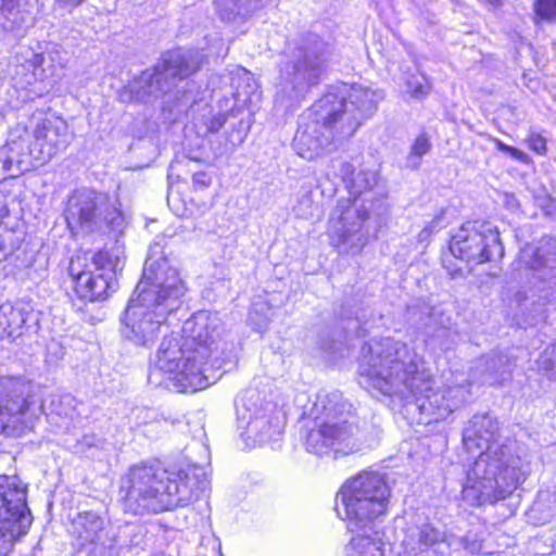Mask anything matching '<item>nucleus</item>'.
<instances>
[{"mask_svg":"<svg viewBox=\"0 0 556 556\" xmlns=\"http://www.w3.org/2000/svg\"><path fill=\"white\" fill-rule=\"evenodd\" d=\"M442 216H435L426 227H429V230H432V233L438 231L443 227Z\"/></svg>","mask_w":556,"mask_h":556,"instance_id":"nucleus-38","label":"nucleus"},{"mask_svg":"<svg viewBox=\"0 0 556 556\" xmlns=\"http://www.w3.org/2000/svg\"><path fill=\"white\" fill-rule=\"evenodd\" d=\"M431 144L429 141V137L426 134L419 135L410 149V153L408 155L407 162L412 167H417L419 165V160L425 154L430 151Z\"/></svg>","mask_w":556,"mask_h":556,"instance_id":"nucleus-31","label":"nucleus"},{"mask_svg":"<svg viewBox=\"0 0 556 556\" xmlns=\"http://www.w3.org/2000/svg\"><path fill=\"white\" fill-rule=\"evenodd\" d=\"M497 420L475 415L465 428L463 442L469 452L483 450L467 472L463 500L471 506L494 503L510 494L525 479L520 458L496 442Z\"/></svg>","mask_w":556,"mask_h":556,"instance_id":"nucleus-3","label":"nucleus"},{"mask_svg":"<svg viewBox=\"0 0 556 556\" xmlns=\"http://www.w3.org/2000/svg\"><path fill=\"white\" fill-rule=\"evenodd\" d=\"M31 525L26 506V488L17 477L0 476V556H7L14 543Z\"/></svg>","mask_w":556,"mask_h":556,"instance_id":"nucleus-16","label":"nucleus"},{"mask_svg":"<svg viewBox=\"0 0 556 556\" xmlns=\"http://www.w3.org/2000/svg\"><path fill=\"white\" fill-rule=\"evenodd\" d=\"M529 148L535 153L543 155L546 153V140L539 134H531L528 138Z\"/></svg>","mask_w":556,"mask_h":556,"instance_id":"nucleus-34","label":"nucleus"},{"mask_svg":"<svg viewBox=\"0 0 556 556\" xmlns=\"http://www.w3.org/2000/svg\"><path fill=\"white\" fill-rule=\"evenodd\" d=\"M539 369L546 372L551 379L556 380V343L547 346L539 356Z\"/></svg>","mask_w":556,"mask_h":556,"instance_id":"nucleus-30","label":"nucleus"},{"mask_svg":"<svg viewBox=\"0 0 556 556\" xmlns=\"http://www.w3.org/2000/svg\"><path fill=\"white\" fill-rule=\"evenodd\" d=\"M350 408L339 392L319 394L311 409L313 426L304 439L306 452L332 458L359 452L363 442L358 430L349 422Z\"/></svg>","mask_w":556,"mask_h":556,"instance_id":"nucleus-8","label":"nucleus"},{"mask_svg":"<svg viewBox=\"0 0 556 556\" xmlns=\"http://www.w3.org/2000/svg\"><path fill=\"white\" fill-rule=\"evenodd\" d=\"M515 367L514 359L504 353H492L479 361L476 371L484 384H501L511 378Z\"/></svg>","mask_w":556,"mask_h":556,"instance_id":"nucleus-24","label":"nucleus"},{"mask_svg":"<svg viewBox=\"0 0 556 556\" xmlns=\"http://www.w3.org/2000/svg\"><path fill=\"white\" fill-rule=\"evenodd\" d=\"M202 62L203 56L198 50L169 51L154 70L144 71L139 79L130 84V91L138 101L144 100L146 96L156 97L159 92H166L176 79L188 77L199 70Z\"/></svg>","mask_w":556,"mask_h":556,"instance_id":"nucleus-13","label":"nucleus"},{"mask_svg":"<svg viewBox=\"0 0 556 556\" xmlns=\"http://www.w3.org/2000/svg\"><path fill=\"white\" fill-rule=\"evenodd\" d=\"M215 11L223 21L247 17L263 7V0H214Z\"/></svg>","mask_w":556,"mask_h":556,"instance_id":"nucleus-27","label":"nucleus"},{"mask_svg":"<svg viewBox=\"0 0 556 556\" xmlns=\"http://www.w3.org/2000/svg\"><path fill=\"white\" fill-rule=\"evenodd\" d=\"M233 84L237 85V91L231 99L226 98L219 102L220 111L202 117L198 126L202 135L217 132L225 125L229 113L233 114L240 105L250 106L260 100L258 86L251 73L240 70Z\"/></svg>","mask_w":556,"mask_h":556,"instance_id":"nucleus-20","label":"nucleus"},{"mask_svg":"<svg viewBox=\"0 0 556 556\" xmlns=\"http://www.w3.org/2000/svg\"><path fill=\"white\" fill-rule=\"evenodd\" d=\"M237 427L249 447L263 444L282 428L281 410L265 402L254 389L243 391L236 400Z\"/></svg>","mask_w":556,"mask_h":556,"instance_id":"nucleus-12","label":"nucleus"},{"mask_svg":"<svg viewBox=\"0 0 556 556\" xmlns=\"http://www.w3.org/2000/svg\"><path fill=\"white\" fill-rule=\"evenodd\" d=\"M519 262L547 283L544 299L548 304H556V250L527 245L520 251Z\"/></svg>","mask_w":556,"mask_h":556,"instance_id":"nucleus-23","label":"nucleus"},{"mask_svg":"<svg viewBox=\"0 0 556 556\" xmlns=\"http://www.w3.org/2000/svg\"><path fill=\"white\" fill-rule=\"evenodd\" d=\"M367 216L368 210L363 199H340L329 218L331 244L345 252L359 251L367 240L363 232Z\"/></svg>","mask_w":556,"mask_h":556,"instance_id":"nucleus-18","label":"nucleus"},{"mask_svg":"<svg viewBox=\"0 0 556 556\" xmlns=\"http://www.w3.org/2000/svg\"><path fill=\"white\" fill-rule=\"evenodd\" d=\"M33 313L24 306H14L11 303L0 305V338L15 340L25 330Z\"/></svg>","mask_w":556,"mask_h":556,"instance_id":"nucleus-25","label":"nucleus"},{"mask_svg":"<svg viewBox=\"0 0 556 556\" xmlns=\"http://www.w3.org/2000/svg\"><path fill=\"white\" fill-rule=\"evenodd\" d=\"M71 534L79 547H90L93 553H103L115 542V534L104 518L92 511L78 514L72 521Z\"/></svg>","mask_w":556,"mask_h":556,"instance_id":"nucleus-21","label":"nucleus"},{"mask_svg":"<svg viewBox=\"0 0 556 556\" xmlns=\"http://www.w3.org/2000/svg\"><path fill=\"white\" fill-rule=\"evenodd\" d=\"M493 141L498 151L509 154L514 160H517L521 163L529 162V156L523 151H521L517 148L510 147V146L504 143L503 141H501L500 139H494Z\"/></svg>","mask_w":556,"mask_h":556,"instance_id":"nucleus-33","label":"nucleus"},{"mask_svg":"<svg viewBox=\"0 0 556 556\" xmlns=\"http://www.w3.org/2000/svg\"><path fill=\"white\" fill-rule=\"evenodd\" d=\"M186 286L177 269L166 262L150 261L122 317L123 336L136 344L152 341L167 315L178 307Z\"/></svg>","mask_w":556,"mask_h":556,"instance_id":"nucleus-5","label":"nucleus"},{"mask_svg":"<svg viewBox=\"0 0 556 556\" xmlns=\"http://www.w3.org/2000/svg\"><path fill=\"white\" fill-rule=\"evenodd\" d=\"M314 119L300 125L293 139L296 153L308 161L330 152L336 141L346 138L339 136L336 118L326 119L320 115L317 102L314 105Z\"/></svg>","mask_w":556,"mask_h":556,"instance_id":"nucleus-19","label":"nucleus"},{"mask_svg":"<svg viewBox=\"0 0 556 556\" xmlns=\"http://www.w3.org/2000/svg\"><path fill=\"white\" fill-rule=\"evenodd\" d=\"M212 178L207 173L199 172L192 176V185L195 190H202L210 187Z\"/></svg>","mask_w":556,"mask_h":556,"instance_id":"nucleus-35","label":"nucleus"},{"mask_svg":"<svg viewBox=\"0 0 556 556\" xmlns=\"http://www.w3.org/2000/svg\"><path fill=\"white\" fill-rule=\"evenodd\" d=\"M121 213L108 197L93 190H77L67 201L65 219L73 232L91 233L119 226Z\"/></svg>","mask_w":556,"mask_h":556,"instance_id":"nucleus-15","label":"nucleus"},{"mask_svg":"<svg viewBox=\"0 0 556 556\" xmlns=\"http://www.w3.org/2000/svg\"><path fill=\"white\" fill-rule=\"evenodd\" d=\"M390 498L386 477L377 471L363 470L341 485L336 511L354 533L345 547L346 556H384L388 542L377 520L387 514Z\"/></svg>","mask_w":556,"mask_h":556,"instance_id":"nucleus-4","label":"nucleus"},{"mask_svg":"<svg viewBox=\"0 0 556 556\" xmlns=\"http://www.w3.org/2000/svg\"><path fill=\"white\" fill-rule=\"evenodd\" d=\"M440 334H441L442 337H444V336H446V334H447V331H446V330H444V329H442V330H440Z\"/></svg>","mask_w":556,"mask_h":556,"instance_id":"nucleus-43","label":"nucleus"},{"mask_svg":"<svg viewBox=\"0 0 556 556\" xmlns=\"http://www.w3.org/2000/svg\"><path fill=\"white\" fill-rule=\"evenodd\" d=\"M451 253L469 265L501 258L504 248L498 230L488 222H467L450 241Z\"/></svg>","mask_w":556,"mask_h":556,"instance_id":"nucleus-17","label":"nucleus"},{"mask_svg":"<svg viewBox=\"0 0 556 556\" xmlns=\"http://www.w3.org/2000/svg\"><path fill=\"white\" fill-rule=\"evenodd\" d=\"M358 383L372 396L397 397L414 404L420 424L445 419L470 395V382L463 375H451L442 388H433L421 357L393 338L371 340L362 348L357 367Z\"/></svg>","mask_w":556,"mask_h":556,"instance_id":"nucleus-1","label":"nucleus"},{"mask_svg":"<svg viewBox=\"0 0 556 556\" xmlns=\"http://www.w3.org/2000/svg\"><path fill=\"white\" fill-rule=\"evenodd\" d=\"M30 136L11 139L0 151L1 178H14L30 169L29 159L41 164L65 150L72 136L64 118L52 112H35L30 118Z\"/></svg>","mask_w":556,"mask_h":556,"instance_id":"nucleus-7","label":"nucleus"},{"mask_svg":"<svg viewBox=\"0 0 556 556\" xmlns=\"http://www.w3.org/2000/svg\"><path fill=\"white\" fill-rule=\"evenodd\" d=\"M157 248H159V245H157V244H155V245L151 247V249H150V254H149L148 260L146 261L144 267H147L148 262L153 261V262H155V266H157V264H160V263L166 262V263H167V265L172 268V266L169 265V263L167 262V260H166V258H163V257H154V255H156L157 253H159V254H162V251H156V249H157ZM144 269H146V268H143V270H144ZM173 269H175V268L173 267Z\"/></svg>","mask_w":556,"mask_h":556,"instance_id":"nucleus-36","label":"nucleus"},{"mask_svg":"<svg viewBox=\"0 0 556 556\" xmlns=\"http://www.w3.org/2000/svg\"><path fill=\"white\" fill-rule=\"evenodd\" d=\"M83 2V0H55V4L60 8H64L67 10H72L79 5Z\"/></svg>","mask_w":556,"mask_h":556,"instance_id":"nucleus-37","label":"nucleus"},{"mask_svg":"<svg viewBox=\"0 0 556 556\" xmlns=\"http://www.w3.org/2000/svg\"><path fill=\"white\" fill-rule=\"evenodd\" d=\"M341 175L353 199H362L361 195L371 190L378 179L377 173L372 170L361 169L355 173L350 163L342 164Z\"/></svg>","mask_w":556,"mask_h":556,"instance_id":"nucleus-26","label":"nucleus"},{"mask_svg":"<svg viewBox=\"0 0 556 556\" xmlns=\"http://www.w3.org/2000/svg\"><path fill=\"white\" fill-rule=\"evenodd\" d=\"M431 89L428 78L422 74H413L406 80L405 92L412 98L422 99Z\"/></svg>","mask_w":556,"mask_h":556,"instance_id":"nucleus-29","label":"nucleus"},{"mask_svg":"<svg viewBox=\"0 0 556 556\" xmlns=\"http://www.w3.org/2000/svg\"><path fill=\"white\" fill-rule=\"evenodd\" d=\"M124 267V256L118 249L100 251L89 264L79 255L72 257L68 273L79 299L88 302L102 301L116 287V274Z\"/></svg>","mask_w":556,"mask_h":556,"instance_id":"nucleus-11","label":"nucleus"},{"mask_svg":"<svg viewBox=\"0 0 556 556\" xmlns=\"http://www.w3.org/2000/svg\"><path fill=\"white\" fill-rule=\"evenodd\" d=\"M493 5H498L502 0H489Z\"/></svg>","mask_w":556,"mask_h":556,"instance_id":"nucleus-42","label":"nucleus"},{"mask_svg":"<svg viewBox=\"0 0 556 556\" xmlns=\"http://www.w3.org/2000/svg\"><path fill=\"white\" fill-rule=\"evenodd\" d=\"M384 94L362 84L341 83L331 86L317 101L319 113L326 119L336 118L341 137H351L377 110Z\"/></svg>","mask_w":556,"mask_h":556,"instance_id":"nucleus-9","label":"nucleus"},{"mask_svg":"<svg viewBox=\"0 0 556 556\" xmlns=\"http://www.w3.org/2000/svg\"><path fill=\"white\" fill-rule=\"evenodd\" d=\"M42 412L30 386L22 379L0 378V427L7 433L21 435L30 430Z\"/></svg>","mask_w":556,"mask_h":556,"instance_id":"nucleus-14","label":"nucleus"},{"mask_svg":"<svg viewBox=\"0 0 556 556\" xmlns=\"http://www.w3.org/2000/svg\"><path fill=\"white\" fill-rule=\"evenodd\" d=\"M538 544H539V540H534V541L532 542V548H533V551H535V552H538V553H539Z\"/></svg>","mask_w":556,"mask_h":556,"instance_id":"nucleus-41","label":"nucleus"},{"mask_svg":"<svg viewBox=\"0 0 556 556\" xmlns=\"http://www.w3.org/2000/svg\"><path fill=\"white\" fill-rule=\"evenodd\" d=\"M43 62V55L42 54H35L34 55V63L35 65H40Z\"/></svg>","mask_w":556,"mask_h":556,"instance_id":"nucleus-40","label":"nucleus"},{"mask_svg":"<svg viewBox=\"0 0 556 556\" xmlns=\"http://www.w3.org/2000/svg\"><path fill=\"white\" fill-rule=\"evenodd\" d=\"M445 533L430 522L408 525L404 529L399 556H440L437 546Z\"/></svg>","mask_w":556,"mask_h":556,"instance_id":"nucleus-22","label":"nucleus"},{"mask_svg":"<svg viewBox=\"0 0 556 556\" xmlns=\"http://www.w3.org/2000/svg\"><path fill=\"white\" fill-rule=\"evenodd\" d=\"M534 12L538 20H556V0H535Z\"/></svg>","mask_w":556,"mask_h":556,"instance_id":"nucleus-32","label":"nucleus"},{"mask_svg":"<svg viewBox=\"0 0 556 556\" xmlns=\"http://www.w3.org/2000/svg\"><path fill=\"white\" fill-rule=\"evenodd\" d=\"M27 16L22 12L15 0H0V27L5 31L20 29L26 23Z\"/></svg>","mask_w":556,"mask_h":556,"instance_id":"nucleus-28","label":"nucleus"},{"mask_svg":"<svg viewBox=\"0 0 556 556\" xmlns=\"http://www.w3.org/2000/svg\"><path fill=\"white\" fill-rule=\"evenodd\" d=\"M217 313L200 311L184 325L186 338H164L155 367L166 374L177 392H197L215 383L236 358V344L223 336Z\"/></svg>","mask_w":556,"mask_h":556,"instance_id":"nucleus-2","label":"nucleus"},{"mask_svg":"<svg viewBox=\"0 0 556 556\" xmlns=\"http://www.w3.org/2000/svg\"><path fill=\"white\" fill-rule=\"evenodd\" d=\"M125 507L134 514L159 513L189 504L205 490L195 472L167 475L150 466H134L122 481Z\"/></svg>","mask_w":556,"mask_h":556,"instance_id":"nucleus-6","label":"nucleus"},{"mask_svg":"<svg viewBox=\"0 0 556 556\" xmlns=\"http://www.w3.org/2000/svg\"><path fill=\"white\" fill-rule=\"evenodd\" d=\"M431 235L432 230H429V227H424V229L418 235V240L421 242L426 241L430 238Z\"/></svg>","mask_w":556,"mask_h":556,"instance_id":"nucleus-39","label":"nucleus"},{"mask_svg":"<svg viewBox=\"0 0 556 556\" xmlns=\"http://www.w3.org/2000/svg\"><path fill=\"white\" fill-rule=\"evenodd\" d=\"M329 55V47L318 36H307L294 60L283 65L276 100L296 102L317 85Z\"/></svg>","mask_w":556,"mask_h":556,"instance_id":"nucleus-10","label":"nucleus"}]
</instances>
